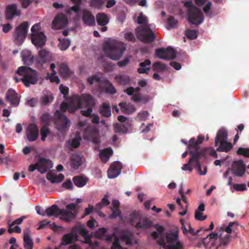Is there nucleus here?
<instances>
[{"mask_svg":"<svg viewBox=\"0 0 249 249\" xmlns=\"http://www.w3.org/2000/svg\"><path fill=\"white\" fill-rule=\"evenodd\" d=\"M204 156V152H197L194 167L196 168L197 169V171L198 172V173L200 175H205L207 173V167L205 166L204 167L203 171L201 169V164L200 162V160L201 157Z\"/></svg>","mask_w":249,"mask_h":249,"instance_id":"23","label":"nucleus"},{"mask_svg":"<svg viewBox=\"0 0 249 249\" xmlns=\"http://www.w3.org/2000/svg\"><path fill=\"white\" fill-rule=\"evenodd\" d=\"M62 187L66 189L72 190L73 189V185L71 180L70 179H67L66 181L62 184Z\"/></svg>","mask_w":249,"mask_h":249,"instance_id":"64","label":"nucleus"},{"mask_svg":"<svg viewBox=\"0 0 249 249\" xmlns=\"http://www.w3.org/2000/svg\"><path fill=\"white\" fill-rule=\"evenodd\" d=\"M49 52L43 49L38 52V56L36 59L37 63L43 65L46 63L48 60Z\"/></svg>","mask_w":249,"mask_h":249,"instance_id":"30","label":"nucleus"},{"mask_svg":"<svg viewBox=\"0 0 249 249\" xmlns=\"http://www.w3.org/2000/svg\"><path fill=\"white\" fill-rule=\"evenodd\" d=\"M151 65V61L149 59H146L144 61L141 62L139 64L140 67L138 69V72L139 73H148V71L150 70L149 67H146V66Z\"/></svg>","mask_w":249,"mask_h":249,"instance_id":"35","label":"nucleus"},{"mask_svg":"<svg viewBox=\"0 0 249 249\" xmlns=\"http://www.w3.org/2000/svg\"><path fill=\"white\" fill-rule=\"evenodd\" d=\"M88 82L90 85H92L95 81L100 86V89H103L106 93L114 94L116 90L113 85L107 79L101 80L98 75H94L88 78Z\"/></svg>","mask_w":249,"mask_h":249,"instance_id":"7","label":"nucleus"},{"mask_svg":"<svg viewBox=\"0 0 249 249\" xmlns=\"http://www.w3.org/2000/svg\"><path fill=\"white\" fill-rule=\"evenodd\" d=\"M199 145L194 138H192L188 143V148L189 151H192V149H194L195 151H193V152H203V151H198Z\"/></svg>","mask_w":249,"mask_h":249,"instance_id":"41","label":"nucleus"},{"mask_svg":"<svg viewBox=\"0 0 249 249\" xmlns=\"http://www.w3.org/2000/svg\"><path fill=\"white\" fill-rule=\"evenodd\" d=\"M137 22L140 24H143L137 27L135 33L138 38L142 42L150 43L153 42L156 38V36L151 29V25L148 24L146 17L142 13L138 17Z\"/></svg>","mask_w":249,"mask_h":249,"instance_id":"2","label":"nucleus"},{"mask_svg":"<svg viewBox=\"0 0 249 249\" xmlns=\"http://www.w3.org/2000/svg\"><path fill=\"white\" fill-rule=\"evenodd\" d=\"M124 39L129 42H135L136 41V38L133 33L131 32H126L124 34Z\"/></svg>","mask_w":249,"mask_h":249,"instance_id":"56","label":"nucleus"},{"mask_svg":"<svg viewBox=\"0 0 249 249\" xmlns=\"http://www.w3.org/2000/svg\"><path fill=\"white\" fill-rule=\"evenodd\" d=\"M209 239H215L216 240L218 238V233L214 232H211L207 236L204 238L202 241V243L203 244L205 247H207L208 246V243H207V240L208 238Z\"/></svg>","mask_w":249,"mask_h":249,"instance_id":"52","label":"nucleus"},{"mask_svg":"<svg viewBox=\"0 0 249 249\" xmlns=\"http://www.w3.org/2000/svg\"><path fill=\"white\" fill-rule=\"evenodd\" d=\"M83 156L79 153L73 154L71 160V166L74 169H77L83 163Z\"/></svg>","mask_w":249,"mask_h":249,"instance_id":"20","label":"nucleus"},{"mask_svg":"<svg viewBox=\"0 0 249 249\" xmlns=\"http://www.w3.org/2000/svg\"><path fill=\"white\" fill-rule=\"evenodd\" d=\"M107 229L105 228L99 229L96 232V236L100 239H104L106 236Z\"/></svg>","mask_w":249,"mask_h":249,"instance_id":"55","label":"nucleus"},{"mask_svg":"<svg viewBox=\"0 0 249 249\" xmlns=\"http://www.w3.org/2000/svg\"><path fill=\"white\" fill-rule=\"evenodd\" d=\"M55 125L56 129L61 131H67L70 126V121L68 117L60 110H56L54 113Z\"/></svg>","mask_w":249,"mask_h":249,"instance_id":"8","label":"nucleus"},{"mask_svg":"<svg viewBox=\"0 0 249 249\" xmlns=\"http://www.w3.org/2000/svg\"><path fill=\"white\" fill-rule=\"evenodd\" d=\"M157 242L165 249H183L182 244L179 240L178 231L166 233L165 237L161 236Z\"/></svg>","mask_w":249,"mask_h":249,"instance_id":"5","label":"nucleus"},{"mask_svg":"<svg viewBox=\"0 0 249 249\" xmlns=\"http://www.w3.org/2000/svg\"><path fill=\"white\" fill-rule=\"evenodd\" d=\"M189 154L191 155L189 161L188 163L184 164L181 167V169L184 171L192 172L193 170L192 166H194L197 152H193V151H189Z\"/></svg>","mask_w":249,"mask_h":249,"instance_id":"22","label":"nucleus"},{"mask_svg":"<svg viewBox=\"0 0 249 249\" xmlns=\"http://www.w3.org/2000/svg\"><path fill=\"white\" fill-rule=\"evenodd\" d=\"M72 180L75 186L78 187L84 186L88 181V178L84 176H77L73 178Z\"/></svg>","mask_w":249,"mask_h":249,"instance_id":"29","label":"nucleus"},{"mask_svg":"<svg viewBox=\"0 0 249 249\" xmlns=\"http://www.w3.org/2000/svg\"><path fill=\"white\" fill-rule=\"evenodd\" d=\"M153 70L155 71H163L166 70V65L160 62H156L153 64Z\"/></svg>","mask_w":249,"mask_h":249,"instance_id":"49","label":"nucleus"},{"mask_svg":"<svg viewBox=\"0 0 249 249\" xmlns=\"http://www.w3.org/2000/svg\"><path fill=\"white\" fill-rule=\"evenodd\" d=\"M22 56V60L25 64L29 65L33 62L34 56L31 52L29 51H23L21 53Z\"/></svg>","mask_w":249,"mask_h":249,"instance_id":"38","label":"nucleus"},{"mask_svg":"<svg viewBox=\"0 0 249 249\" xmlns=\"http://www.w3.org/2000/svg\"><path fill=\"white\" fill-rule=\"evenodd\" d=\"M110 209L112 210V213L109 215L110 219H115L117 217L121 215V212L119 209H113L112 207H110Z\"/></svg>","mask_w":249,"mask_h":249,"instance_id":"57","label":"nucleus"},{"mask_svg":"<svg viewBox=\"0 0 249 249\" xmlns=\"http://www.w3.org/2000/svg\"><path fill=\"white\" fill-rule=\"evenodd\" d=\"M39 130L36 124L34 123L29 124L26 129V135L29 142L35 141L38 137Z\"/></svg>","mask_w":249,"mask_h":249,"instance_id":"13","label":"nucleus"},{"mask_svg":"<svg viewBox=\"0 0 249 249\" xmlns=\"http://www.w3.org/2000/svg\"><path fill=\"white\" fill-rule=\"evenodd\" d=\"M59 72L60 76L63 78H67L71 74V71L68 65L64 63L59 65Z\"/></svg>","mask_w":249,"mask_h":249,"instance_id":"32","label":"nucleus"},{"mask_svg":"<svg viewBox=\"0 0 249 249\" xmlns=\"http://www.w3.org/2000/svg\"><path fill=\"white\" fill-rule=\"evenodd\" d=\"M113 155V150L111 147L104 149L100 151L99 157L102 160L107 161Z\"/></svg>","mask_w":249,"mask_h":249,"instance_id":"36","label":"nucleus"},{"mask_svg":"<svg viewBox=\"0 0 249 249\" xmlns=\"http://www.w3.org/2000/svg\"><path fill=\"white\" fill-rule=\"evenodd\" d=\"M122 240L125 242L126 245H132V239L133 237V233L127 231H124L121 235Z\"/></svg>","mask_w":249,"mask_h":249,"instance_id":"40","label":"nucleus"},{"mask_svg":"<svg viewBox=\"0 0 249 249\" xmlns=\"http://www.w3.org/2000/svg\"><path fill=\"white\" fill-rule=\"evenodd\" d=\"M68 24V19L63 14L57 15L53 21V25L56 29L65 27Z\"/></svg>","mask_w":249,"mask_h":249,"instance_id":"17","label":"nucleus"},{"mask_svg":"<svg viewBox=\"0 0 249 249\" xmlns=\"http://www.w3.org/2000/svg\"><path fill=\"white\" fill-rule=\"evenodd\" d=\"M212 5V3L211 1H209L203 8V10L206 16L210 18L214 16V14H213L212 12L210 11Z\"/></svg>","mask_w":249,"mask_h":249,"instance_id":"48","label":"nucleus"},{"mask_svg":"<svg viewBox=\"0 0 249 249\" xmlns=\"http://www.w3.org/2000/svg\"><path fill=\"white\" fill-rule=\"evenodd\" d=\"M186 35L188 38L194 40L197 37V31L195 30H189L186 31Z\"/></svg>","mask_w":249,"mask_h":249,"instance_id":"54","label":"nucleus"},{"mask_svg":"<svg viewBox=\"0 0 249 249\" xmlns=\"http://www.w3.org/2000/svg\"><path fill=\"white\" fill-rule=\"evenodd\" d=\"M233 188L237 191H243L247 189L246 185L245 183L243 184H233Z\"/></svg>","mask_w":249,"mask_h":249,"instance_id":"60","label":"nucleus"},{"mask_svg":"<svg viewBox=\"0 0 249 249\" xmlns=\"http://www.w3.org/2000/svg\"><path fill=\"white\" fill-rule=\"evenodd\" d=\"M16 72L23 77L21 78H18L15 76L14 79L16 82L18 83L22 81L27 87H29L31 85L36 84L38 81L37 72L30 67L21 66L18 68Z\"/></svg>","mask_w":249,"mask_h":249,"instance_id":"3","label":"nucleus"},{"mask_svg":"<svg viewBox=\"0 0 249 249\" xmlns=\"http://www.w3.org/2000/svg\"><path fill=\"white\" fill-rule=\"evenodd\" d=\"M20 12L17 10L16 4L8 5L6 8V18L8 19H12L15 16H19Z\"/></svg>","mask_w":249,"mask_h":249,"instance_id":"21","label":"nucleus"},{"mask_svg":"<svg viewBox=\"0 0 249 249\" xmlns=\"http://www.w3.org/2000/svg\"><path fill=\"white\" fill-rule=\"evenodd\" d=\"M76 237L77 235L73 231L64 234L62 238L61 245H67L73 243L74 238Z\"/></svg>","mask_w":249,"mask_h":249,"instance_id":"28","label":"nucleus"},{"mask_svg":"<svg viewBox=\"0 0 249 249\" xmlns=\"http://www.w3.org/2000/svg\"><path fill=\"white\" fill-rule=\"evenodd\" d=\"M82 103V97L78 95H74L71 98L70 104H71L77 107L80 108Z\"/></svg>","mask_w":249,"mask_h":249,"instance_id":"45","label":"nucleus"},{"mask_svg":"<svg viewBox=\"0 0 249 249\" xmlns=\"http://www.w3.org/2000/svg\"><path fill=\"white\" fill-rule=\"evenodd\" d=\"M81 140V138L79 133L76 134L75 137L72 139L71 142V146L74 148H77L80 145V141Z\"/></svg>","mask_w":249,"mask_h":249,"instance_id":"50","label":"nucleus"},{"mask_svg":"<svg viewBox=\"0 0 249 249\" xmlns=\"http://www.w3.org/2000/svg\"><path fill=\"white\" fill-rule=\"evenodd\" d=\"M149 114L148 111H143L141 112H140L138 114V118L142 121H144L147 119L149 116Z\"/></svg>","mask_w":249,"mask_h":249,"instance_id":"63","label":"nucleus"},{"mask_svg":"<svg viewBox=\"0 0 249 249\" xmlns=\"http://www.w3.org/2000/svg\"><path fill=\"white\" fill-rule=\"evenodd\" d=\"M122 165L119 162H114L110 166L107 171V176L109 178H116L121 173Z\"/></svg>","mask_w":249,"mask_h":249,"instance_id":"16","label":"nucleus"},{"mask_svg":"<svg viewBox=\"0 0 249 249\" xmlns=\"http://www.w3.org/2000/svg\"><path fill=\"white\" fill-rule=\"evenodd\" d=\"M125 45L120 41L113 40L104 43L103 50L106 55L114 60H119L125 51Z\"/></svg>","mask_w":249,"mask_h":249,"instance_id":"4","label":"nucleus"},{"mask_svg":"<svg viewBox=\"0 0 249 249\" xmlns=\"http://www.w3.org/2000/svg\"><path fill=\"white\" fill-rule=\"evenodd\" d=\"M59 43L58 44L59 48L61 51L66 50L70 45L71 41L68 39H58Z\"/></svg>","mask_w":249,"mask_h":249,"instance_id":"44","label":"nucleus"},{"mask_svg":"<svg viewBox=\"0 0 249 249\" xmlns=\"http://www.w3.org/2000/svg\"><path fill=\"white\" fill-rule=\"evenodd\" d=\"M237 154L239 155H243L246 157H249V149L240 147L237 151Z\"/></svg>","mask_w":249,"mask_h":249,"instance_id":"59","label":"nucleus"},{"mask_svg":"<svg viewBox=\"0 0 249 249\" xmlns=\"http://www.w3.org/2000/svg\"><path fill=\"white\" fill-rule=\"evenodd\" d=\"M121 111L125 114H132L136 110L135 107L130 104H126L125 102L120 103L119 105Z\"/></svg>","mask_w":249,"mask_h":249,"instance_id":"26","label":"nucleus"},{"mask_svg":"<svg viewBox=\"0 0 249 249\" xmlns=\"http://www.w3.org/2000/svg\"><path fill=\"white\" fill-rule=\"evenodd\" d=\"M153 226V222L148 218L141 219L136 225L137 229H148Z\"/></svg>","mask_w":249,"mask_h":249,"instance_id":"34","label":"nucleus"},{"mask_svg":"<svg viewBox=\"0 0 249 249\" xmlns=\"http://www.w3.org/2000/svg\"><path fill=\"white\" fill-rule=\"evenodd\" d=\"M54 99L52 94H49L41 96L40 98V102L41 106H45L51 103Z\"/></svg>","mask_w":249,"mask_h":249,"instance_id":"43","label":"nucleus"},{"mask_svg":"<svg viewBox=\"0 0 249 249\" xmlns=\"http://www.w3.org/2000/svg\"><path fill=\"white\" fill-rule=\"evenodd\" d=\"M93 211H94V207L89 204L88 207L84 210L83 217L90 214Z\"/></svg>","mask_w":249,"mask_h":249,"instance_id":"62","label":"nucleus"},{"mask_svg":"<svg viewBox=\"0 0 249 249\" xmlns=\"http://www.w3.org/2000/svg\"><path fill=\"white\" fill-rule=\"evenodd\" d=\"M82 19L85 24L89 26L95 25V18L89 10H84L82 13Z\"/></svg>","mask_w":249,"mask_h":249,"instance_id":"19","label":"nucleus"},{"mask_svg":"<svg viewBox=\"0 0 249 249\" xmlns=\"http://www.w3.org/2000/svg\"><path fill=\"white\" fill-rule=\"evenodd\" d=\"M227 139L228 133L226 130L221 129L218 131L214 140L215 146L219 144L216 149L217 151L228 152L231 149L232 145L227 142Z\"/></svg>","mask_w":249,"mask_h":249,"instance_id":"6","label":"nucleus"},{"mask_svg":"<svg viewBox=\"0 0 249 249\" xmlns=\"http://www.w3.org/2000/svg\"><path fill=\"white\" fill-rule=\"evenodd\" d=\"M82 103L86 107H93L95 105L94 98L90 95L83 94L81 95Z\"/></svg>","mask_w":249,"mask_h":249,"instance_id":"33","label":"nucleus"},{"mask_svg":"<svg viewBox=\"0 0 249 249\" xmlns=\"http://www.w3.org/2000/svg\"><path fill=\"white\" fill-rule=\"evenodd\" d=\"M47 227H49L50 229H53L55 231L58 230L62 228L61 226L56 225L55 223H51L49 221L43 220L40 222L38 230H40Z\"/></svg>","mask_w":249,"mask_h":249,"instance_id":"31","label":"nucleus"},{"mask_svg":"<svg viewBox=\"0 0 249 249\" xmlns=\"http://www.w3.org/2000/svg\"><path fill=\"white\" fill-rule=\"evenodd\" d=\"M96 20L99 25L105 26L108 23L109 19L106 14L100 13L96 15Z\"/></svg>","mask_w":249,"mask_h":249,"instance_id":"37","label":"nucleus"},{"mask_svg":"<svg viewBox=\"0 0 249 249\" xmlns=\"http://www.w3.org/2000/svg\"><path fill=\"white\" fill-rule=\"evenodd\" d=\"M115 79L116 82L121 85L129 84L130 81V77L125 74H119L115 76Z\"/></svg>","mask_w":249,"mask_h":249,"instance_id":"39","label":"nucleus"},{"mask_svg":"<svg viewBox=\"0 0 249 249\" xmlns=\"http://www.w3.org/2000/svg\"><path fill=\"white\" fill-rule=\"evenodd\" d=\"M46 178L52 183H59L64 180V175L62 174L56 175L51 173H48L46 175Z\"/></svg>","mask_w":249,"mask_h":249,"instance_id":"25","label":"nucleus"},{"mask_svg":"<svg viewBox=\"0 0 249 249\" xmlns=\"http://www.w3.org/2000/svg\"><path fill=\"white\" fill-rule=\"evenodd\" d=\"M50 133V130L46 126H43L40 130L41 140L42 141H44L46 140V137Z\"/></svg>","mask_w":249,"mask_h":249,"instance_id":"53","label":"nucleus"},{"mask_svg":"<svg viewBox=\"0 0 249 249\" xmlns=\"http://www.w3.org/2000/svg\"><path fill=\"white\" fill-rule=\"evenodd\" d=\"M187 13V19L191 24L199 25L203 22V15L201 10L196 6L188 9Z\"/></svg>","mask_w":249,"mask_h":249,"instance_id":"9","label":"nucleus"},{"mask_svg":"<svg viewBox=\"0 0 249 249\" xmlns=\"http://www.w3.org/2000/svg\"><path fill=\"white\" fill-rule=\"evenodd\" d=\"M33 44L38 49L44 46L46 42V36L43 32L36 33L31 34Z\"/></svg>","mask_w":249,"mask_h":249,"instance_id":"14","label":"nucleus"},{"mask_svg":"<svg viewBox=\"0 0 249 249\" xmlns=\"http://www.w3.org/2000/svg\"><path fill=\"white\" fill-rule=\"evenodd\" d=\"M72 231H77L85 238H87L88 236V231L80 226H76L73 227L72 228Z\"/></svg>","mask_w":249,"mask_h":249,"instance_id":"51","label":"nucleus"},{"mask_svg":"<svg viewBox=\"0 0 249 249\" xmlns=\"http://www.w3.org/2000/svg\"><path fill=\"white\" fill-rule=\"evenodd\" d=\"M114 237H115L114 241L113 242L110 249H123V247H122L120 245L119 238L115 235H114Z\"/></svg>","mask_w":249,"mask_h":249,"instance_id":"58","label":"nucleus"},{"mask_svg":"<svg viewBox=\"0 0 249 249\" xmlns=\"http://www.w3.org/2000/svg\"><path fill=\"white\" fill-rule=\"evenodd\" d=\"M99 113L103 117L108 118L111 115V110L109 104L103 103L100 106Z\"/></svg>","mask_w":249,"mask_h":249,"instance_id":"27","label":"nucleus"},{"mask_svg":"<svg viewBox=\"0 0 249 249\" xmlns=\"http://www.w3.org/2000/svg\"><path fill=\"white\" fill-rule=\"evenodd\" d=\"M77 204L70 203L66 206V209H59L56 204H53L47 208L45 211V214L48 217H57L66 222H69L74 219L76 215V208Z\"/></svg>","mask_w":249,"mask_h":249,"instance_id":"1","label":"nucleus"},{"mask_svg":"<svg viewBox=\"0 0 249 249\" xmlns=\"http://www.w3.org/2000/svg\"><path fill=\"white\" fill-rule=\"evenodd\" d=\"M37 170L41 174H45L50 170L53 166L52 161L49 159L39 157L38 161L36 163Z\"/></svg>","mask_w":249,"mask_h":249,"instance_id":"12","label":"nucleus"},{"mask_svg":"<svg viewBox=\"0 0 249 249\" xmlns=\"http://www.w3.org/2000/svg\"><path fill=\"white\" fill-rule=\"evenodd\" d=\"M106 0H91L90 5L93 8L100 9L104 5Z\"/></svg>","mask_w":249,"mask_h":249,"instance_id":"47","label":"nucleus"},{"mask_svg":"<svg viewBox=\"0 0 249 249\" xmlns=\"http://www.w3.org/2000/svg\"><path fill=\"white\" fill-rule=\"evenodd\" d=\"M114 131L119 133H126L127 132V127L123 124L116 123L114 126Z\"/></svg>","mask_w":249,"mask_h":249,"instance_id":"46","label":"nucleus"},{"mask_svg":"<svg viewBox=\"0 0 249 249\" xmlns=\"http://www.w3.org/2000/svg\"><path fill=\"white\" fill-rule=\"evenodd\" d=\"M24 247L25 249H32L33 242L29 234L27 232L24 233L23 236Z\"/></svg>","mask_w":249,"mask_h":249,"instance_id":"42","label":"nucleus"},{"mask_svg":"<svg viewBox=\"0 0 249 249\" xmlns=\"http://www.w3.org/2000/svg\"><path fill=\"white\" fill-rule=\"evenodd\" d=\"M231 239V236L230 234H226L224 237H220V243L217 245L216 241H214L211 243L212 247H216V249H218L221 246H227L230 243Z\"/></svg>","mask_w":249,"mask_h":249,"instance_id":"24","label":"nucleus"},{"mask_svg":"<svg viewBox=\"0 0 249 249\" xmlns=\"http://www.w3.org/2000/svg\"><path fill=\"white\" fill-rule=\"evenodd\" d=\"M176 54V50L171 47H168L166 49H158L156 50V55L157 57L164 60H170L174 59Z\"/></svg>","mask_w":249,"mask_h":249,"instance_id":"11","label":"nucleus"},{"mask_svg":"<svg viewBox=\"0 0 249 249\" xmlns=\"http://www.w3.org/2000/svg\"><path fill=\"white\" fill-rule=\"evenodd\" d=\"M6 99L11 105L18 106L19 103V97L17 93L12 89H9L6 94Z\"/></svg>","mask_w":249,"mask_h":249,"instance_id":"18","label":"nucleus"},{"mask_svg":"<svg viewBox=\"0 0 249 249\" xmlns=\"http://www.w3.org/2000/svg\"><path fill=\"white\" fill-rule=\"evenodd\" d=\"M232 174L238 177H242L245 172V165L242 160L234 161L231 165Z\"/></svg>","mask_w":249,"mask_h":249,"instance_id":"15","label":"nucleus"},{"mask_svg":"<svg viewBox=\"0 0 249 249\" xmlns=\"http://www.w3.org/2000/svg\"><path fill=\"white\" fill-rule=\"evenodd\" d=\"M167 23L171 28H175L177 26L178 20L174 17L171 16L168 18Z\"/></svg>","mask_w":249,"mask_h":249,"instance_id":"61","label":"nucleus"},{"mask_svg":"<svg viewBox=\"0 0 249 249\" xmlns=\"http://www.w3.org/2000/svg\"><path fill=\"white\" fill-rule=\"evenodd\" d=\"M29 24L27 22H23L15 29L14 37L16 43L20 45L26 37Z\"/></svg>","mask_w":249,"mask_h":249,"instance_id":"10","label":"nucleus"}]
</instances>
